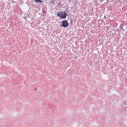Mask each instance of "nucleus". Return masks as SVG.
<instances>
[{
	"instance_id": "obj_1",
	"label": "nucleus",
	"mask_w": 127,
	"mask_h": 127,
	"mask_svg": "<svg viewBox=\"0 0 127 127\" xmlns=\"http://www.w3.org/2000/svg\"><path fill=\"white\" fill-rule=\"evenodd\" d=\"M57 15L63 19H65L66 17V14L64 11L58 12Z\"/></svg>"
},
{
	"instance_id": "obj_2",
	"label": "nucleus",
	"mask_w": 127,
	"mask_h": 127,
	"mask_svg": "<svg viewBox=\"0 0 127 127\" xmlns=\"http://www.w3.org/2000/svg\"><path fill=\"white\" fill-rule=\"evenodd\" d=\"M62 24L61 25V26H63L64 28L66 27L68 25V23L67 22V21L64 20L62 22Z\"/></svg>"
},
{
	"instance_id": "obj_3",
	"label": "nucleus",
	"mask_w": 127,
	"mask_h": 127,
	"mask_svg": "<svg viewBox=\"0 0 127 127\" xmlns=\"http://www.w3.org/2000/svg\"><path fill=\"white\" fill-rule=\"evenodd\" d=\"M35 2H41V1L40 0H35Z\"/></svg>"
},
{
	"instance_id": "obj_4",
	"label": "nucleus",
	"mask_w": 127,
	"mask_h": 127,
	"mask_svg": "<svg viewBox=\"0 0 127 127\" xmlns=\"http://www.w3.org/2000/svg\"><path fill=\"white\" fill-rule=\"evenodd\" d=\"M121 29V30H123V27L121 25L119 27Z\"/></svg>"
},
{
	"instance_id": "obj_5",
	"label": "nucleus",
	"mask_w": 127,
	"mask_h": 127,
	"mask_svg": "<svg viewBox=\"0 0 127 127\" xmlns=\"http://www.w3.org/2000/svg\"><path fill=\"white\" fill-rule=\"evenodd\" d=\"M103 0H100L101 1H103Z\"/></svg>"
},
{
	"instance_id": "obj_6",
	"label": "nucleus",
	"mask_w": 127,
	"mask_h": 127,
	"mask_svg": "<svg viewBox=\"0 0 127 127\" xmlns=\"http://www.w3.org/2000/svg\"><path fill=\"white\" fill-rule=\"evenodd\" d=\"M66 14V15H68V14Z\"/></svg>"
}]
</instances>
